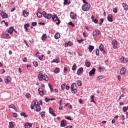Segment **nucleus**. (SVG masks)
I'll use <instances>...</instances> for the list:
<instances>
[{"instance_id": "nucleus-1", "label": "nucleus", "mask_w": 128, "mask_h": 128, "mask_svg": "<svg viewBox=\"0 0 128 128\" xmlns=\"http://www.w3.org/2000/svg\"><path fill=\"white\" fill-rule=\"evenodd\" d=\"M42 14L44 18H46L47 20H50V18H52V20H54V22H56V20H58V22H56V24L58 26L60 24V19H58L56 15L52 16L50 14H46V11L42 12Z\"/></svg>"}, {"instance_id": "nucleus-2", "label": "nucleus", "mask_w": 128, "mask_h": 128, "mask_svg": "<svg viewBox=\"0 0 128 128\" xmlns=\"http://www.w3.org/2000/svg\"><path fill=\"white\" fill-rule=\"evenodd\" d=\"M38 78L39 80H44L46 82H48V77L46 74H42V71L39 72Z\"/></svg>"}, {"instance_id": "nucleus-3", "label": "nucleus", "mask_w": 128, "mask_h": 128, "mask_svg": "<svg viewBox=\"0 0 128 128\" xmlns=\"http://www.w3.org/2000/svg\"><path fill=\"white\" fill-rule=\"evenodd\" d=\"M70 90L72 94H76L78 92V86H76V84L75 82L72 83L70 86Z\"/></svg>"}, {"instance_id": "nucleus-4", "label": "nucleus", "mask_w": 128, "mask_h": 128, "mask_svg": "<svg viewBox=\"0 0 128 128\" xmlns=\"http://www.w3.org/2000/svg\"><path fill=\"white\" fill-rule=\"evenodd\" d=\"M82 10L84 12H88L90 8V5L88 4H84L82 6Z\"/></svg>"}, {"instance_id": "nucleus-5", "label": "nucleus", "mask_w": 128, "mask_h": 128, "mask_svg": "<svg viewBox=\"0 0 128 128\" xmlns=\"http://www.w3.org/2000/svg\"><path fill=\"white\" fill-rule=\"evenodd\" d=\"M0 16L2 18H6V16H8V14L4 12V11H2L0 12Z\"/></svg>"}, {"instance_id": "nucleus-6", "label": "nucleus", "mask_w": 128, "mask_h": 128, "mask_svg": "<svg viewBox=\"0 0 128 128\" xmlns=\"http://www.w3.org/2000/svg\"><path fill=\"white\" fill-rule=\"evenodd\" d=\"M49 112L53 116H56V115L54 114V111L52 108L51 107L49 108Z\"/></svg>"}, {"instance_id": "nucleus-7", "label": "nucleus", "mask_w": 128, "mask_h": 128, "mask_svg": "<svg viewBox=\"0 0 128 128\" xmlns=\"http://www.w3.org/2000/svg\"><path fill=\"white\" fill-rule=\"evenodd\" d=\"M118 44V42L116 41V40H114L112 41V44L113 45V48H117V44Z\"/></svg>"}, {"instance_id": "nucleus-8", "label": "nucleus", "mask_w": 128, "mask_h": 128, "mask_svg": "<svg viewBox=\"0 0 128 128\" xmlns=\"http://www.w3.org/2000/svg\"><path fill=\"white\" fill-rule=\"evenodd\" d=\"M68 124L66 123V120H62L60 123L61 126L64 127L66 126Z\"/></svg>"}, {"instance_id": "nucleus-9", "label": "nucleus", "mask_w": 128, "mask_h": 128, "mask_svg": "<svg viewBox=\"0 0 128 128\" xmlns=\"http://www.w3.org/2000/svg\"><path fill=\"white\" fill-rule=\"evenodd\" d=\"M82 72H84V68H82V67H81L78 70L77 74H78L80 75V74H82Z\"/></svg>"}, {"instance_id": "nucleus-10", "label": "nucleus", "mask_w": 128, "mask_h": 128, "mask_svg": "<svg viewBox=\"0 0 128 128\" xmlns=\"http://www.w3.org/2000/svg\"><path fill=\"white\" fill-rule=\"evenodd\" d=\"M96 74V69L93 68L89 72V76H92Z\"/></svg>"}, {"instance_id": "nucleus-11", "label": "nucleus", "mask_w": 128, "mask_h": 128, "mask_svg": "<svg viewBox=\"0 0 128 128\" xmlns=\"http://www.w3.org/2000/svg\"><path fill=\"white\" fill-rule=\"evenodd\" d=\"M70 16L72 20H74L76 18V14L73 12H71L70 13Z\"/></svg>"}, {"instance_id": "nucleus-12", "label": "nucleus", "mask_w": 128, "mask_h": 128, "mask_svg": "<svg viewBox=\"0 0 128 128\" xmlns=\"http://www.w3.org/2000/svg\"><path fill=\"white\" fill-rule=\"evenodd\" d=\"M126 68H121L120 72V74H126Z\"/></svg>"}, {"instance_id": "nucleus-13", "label": "nucleus", "mask_w": 128, "mask_h": 128, "mask_svg": "<svg viewBox=\"0 0 128 128\" xmlns=\"http://www.w3.org/2000/svg\"><path fill=\"white\" fill-rule=\"evenodd\" d=\"M108 22H114V20H112V15L110 14L108 16Z\"/></svg>"}, {"instance_id": "nucleus-14", "label": "nucleus", "mask_w": 128, "mask_h": 128, "mask_svg": "<svg viewBox=\"0 0 128 128\" xmlns=\"http://www.w3.org/2000/svg\"><path fill=\"white\" fill-rule=\"evenodd\" d=\"M88 50L90 52H92L94 50V46L92 45H90L89 47L88 48Z\"/></svg>"}, {"instance_id": "nucleus-15", "label": "nucleus", "mask_w": 128, "mask_h": 128, "mask_svg": "<svg viewBox=\"0 0 128 128\" xmlns=\"http://www.w3.org/2000/svg\"><path fill=\"white\" fill-rule=\"evenodd\" d=\"M100 32L99 31V30H96L93 32L92 35L94 36H96V34H100Z\"/></svg>"}, {"instance_id": "nucleus-16", "label": "nucleus", "mask_w": 128, "mask_h": 128, "mask_svg": "<svg viewBox=\"0 0 128 128\" xmlns=\"http://www.w3.org/2000/svg\"><path fill=\"white\" fill-rule=\"evenodd\" d=\"M122 7L124 8V10H128V4H124V3H123L122 4Z\"/></svg>"}, {"instance_id": "nucleus-17", "label": "nucleus", "mask_w": 128, "mask_h": 128, "mask_svg": "<svg viewBox=\"0 0 128 128\" xmlns=\"http://www.w3.org/2000/svg\"><path fill=\"white\" fill-rule=\"evenodd\" d=\"M13 30H14V26L10 27L9 28V30H8V34H12V31Z\"/></svg>"}, {"instance_id": "nucleus-18", "label": "nucleus", "mask_w": 128, "mask_h": 128, "mask_svg": "<svg viewBox=\"0 0 128 128\" xmlns=\"http://www.w3.org/2000/svg\"><path fill=\"white\" fill-rule=\"evenodd\" d=\"M38 104V100H34L33 102H32V106H36Z\"/></svg>"}, {"instance_id": "nucleus-19", "label": "nucleus", "mask_w": 128, "mask_h": 128, "mask_svg": "<svg viewBox=\"0 0 128 128\" xmlns=\"http://www.w3.org/2000/svg\"><path fill=\"white\" fill-rule=\"evenodd\" d=\"M36 106V112H40V110H42V108H40V106L39 104H38Z\"/></svg>"}, {"instance_id": "nucleus-20", "label": "nucleus", "mask_w": 128, "mask_h": 128, "mask_svg": "<svg viewBox=\"0 0 128 128\" xmlns=\"http://www.w3.org/2000/svg\"><path fill=\"white\" fill-rule=\"evenodd\" d=\"M36 16L38 18H42V16H44V14H42V13L40 12H38L36 14Z\"/></svg>"}, {"instance_id": "nucleus-21", "label": "nucleus", "mask_w": 128, "mask_h": 128, "mask_svg": "<svg viewBox=\"0 0 128 128\" xmlns=\"http://www.w3.org/2000/svg\"><path fill=\"white\" fill-rule=\"evenodd\" d=\"M60 33H56L55 34L54 38L56 40H58L60 38Z\"/></svg>"}, {"instance_id": "nucleus-22", "label": "nucleus", "mask_w": 128, "mask_h": 128, "mask_svg": "<svg viewBox=\"0 0 128 128\" xmlns=\"http://www.w3.org/2000/svg\"><path fill=\"white\" fill-rule=\"evenodd\" d=\"M94 95H92L90 96V102H94V104H96V102H94Z\"/></svg>"}, {"instance_id": "nucleus-23", "label": "nucleus", "mask_w": 128, "mask_h": 128, "mask_svg": "<svg viewBox=\"0 0 128 128\" xmlns=\"http://www.w3.org/2000/svg\"><path fill=\"white\" fill-rule=\"evenodd\" d=\"M48 36H46V34H43L42 37V40H45L46 38Z\"/></svg>"}, {"instance_id": "nucleus-24", "label": "nucleus", "mask_w": 128, "mask_h": 128, "mask_svg": "<svg viewBox=\"0 0 128 128\" xmlns=\"http://www.w3.org/2000/svg\"><path fill=\"white\" fill-rule=\"evenodd\" d=\"M22 14L24 16H28V12H26L25 10L23 11Z\"/></svg>"}, {"instance_id": "nucleus-25", "label": "nucleus", "mask_w": 128, "mask_h": 128, "mask_svg": "<svg viewBox=\"0 0 128 128\" xmlns=\"http://www.w3.org/2000/svg\"><path fill=\"white\" fill-rule=\"evenodd\" d=\"M10 82V76H7L6 80H5L6 82Z\"/></svg>"}, {"instance_id": "nucleus-26", "label": "nucleus", "mask_w": 128, "mask_h": 128, "mask_svg": "<svg viewBox=\"0 0 128 128\" xmlns=\"http://www.w3.org/2000/svg\"><path fill=\"white\" fill-rule=\"evenodd\" d=\"M9 126L10 128H14V122H10Z\"/></svg>"}, {"instance_id": "nucleus-27", "label": "nucleus", "mask_w": 128, "mask_h": 128, "mask_svg": "<svg viewBox=\"0 0 128 128\" xmlns=\"http://www.w3.org/2000/svg\"><path fill=\"white\" fill-rule=\"evenodd\" d=\"M54 72L55 74H58L60 72V68H57L54 70Z\"/></svg>"}, {"instance_id": "nucleus-28", "label": "nucleus", "mask_w": 128, "mask_h": 128, "mask_svg": "<svg viewBox=\"0 0 128 128\" xmlns=\"http://www.w3.org/2000/svg\"><path fill=\"white\" fill-rule=\"evenodd\" d=\"M99 48H100V50L102 52V50H104V45L102 44H100V46H99Z\"/></svg>"}, {"instance_id": "nucleus-29", "label": "nucleus", "mask_w": 128, "mask_h": 128, "mask_svg": "<svg viewBox=\"0 0 128 128\" xmlns=\"http://www.w3.org/2000/svg\"><path fill=\"white\" fill-rule=\"evenodd\" d=\"M20 116H24V118H28V116H26V114L24 112H21Z\"/></svg>"}, {"instance_id": "nucleus-30", "label": "nucleus", "mask_w": 128, "mask_h": 128, "mask_svg": "<svg viewBox=\"0 0 128 128\" xmlns=\"http://www.w3.org/2000/svg\"><path fill=\"white\" fill-rule=\"evenodd\" d=\"M25 128H30V125L28 123H26L24 126Z\"/></svg>"}, {"instance_id": "nucleus-31", "label": "nucleus", "mask_w": 128, "mask_h": 128, "mask_svg": "<svg viewBox=\"0 0 128 128\" xmlns=\"http://www.w3.org/2000/svg\"><path fill=\"white\" fill-rule=\"evenodd\" d=\"M65 88H66V84H63L61 85V88H62V90H64Z\"/></svg>"}, {"instance_id": "nucleus-32", "label": "nucleus", "mask_w": 128, "mask_h": 128, "mask_svg": "<svg viewBox=\"0 0 128 128\" xmlns=\"http://www.w3.org/2000/svg\"><path fill=\"white\" fill-rule=\"evenodd\" d=\"M76 64H74L72 67V70H76Z\"/></svg>"}, {"instance_id": "nucleus-33", "label": "nucleus", "mask_w": 128, "mask_h": 128, "mask_svg": "<svg viewBox=\"0 0 128 128\" xmlns=\"http://www.w3.org/2000/svg\"><path fill=\"white\" fill-rule=\"evenodd\" d=\"M96 56H99L100 54V50H98V49H96Z\"/></svg>"}, {"instance_id": "nucleus-34", "label": "nucleus", "mask_w": 128, "mask_h": 128, "mask_svg": "<svg viewBox=\"0 0 128 128\" xmlns=\"http://www.w3.org/2000/svg\"><path fill=\"white\" fill-rule=\"evenodd\" d=\"M44 114H46V112H42L41 118H44Z\"/></svg>"}, {"instance_id": "nucleus-35", "label": "nucleus", "mask_w": 128, "mask_h": 128, "mask_svg": "<svg viewBox=\"0 0 128 128\" xmlns=\"http://www.w3.org/2000/svg\"><path fill=\"white\" fill-rule=\"evenodd\" d=\"M30 26V24H26L24 26V28H28Z\"/></svg>"}, {"instance_id": "nucleus-36", "label": "nucleus", "mask_w": 128, "mask_h": 128, "mask_svg": "<svg viewBox=\"0 0 128 128\" xmlns=\"http://www.w3.org/2000/svg\"><path fill=\"white\" fill-rule=\"evenodd\" d=\"M68 24H70V26H76V25H74V24L72 23V22H69Z\"/></svg>"}, {"instance_id": "nucleus-37", "label": "nucleus", "mask_w": 128, "mask_h": 128, "mask_svg": "<svg viewBox=\"0 0 128 128\" xmlns=\"http://www.w3.org/2000/svg\"><path fill=\"white\" fill-rule=\"evenodd\" d=\"M16 107V106H14V104H11L10 106H9L8 108H14Z\"/></svg>"}, {"instance_id": "nucleus-38", "label": "nucleus", "mask_w": 128, "mask_h": 128, "mask_svg": "<svg viewBox=\"0 0 128 128\" xmlns=\"http://www.w3.org/2000/svg\"><path fill=\"white\" fill-rule=\"evenodd\" d=\"M86 66L88 68H90V62H87L86 63Z\"/></svg>"}, {"instance_id": "nucleus-39", "label": "nucleus", "mask_w": 128, "mask_h": 128, "mask_svg": "<svg viewBox=\"0 0 128 128\" xmlns=\"http://www.w3.org/2000/svg\"><path fill=\"white\" fill-rule=\"evenodd\" d=\"M48 86H49V88H50V91H51V92H52V91L54 90V89H53L52 88V84H48Z\"/></svg>"}, {"instance_id": "nucleus-40", "label": "nucleus", "mask_w": 128, "mask_h": 128, "mask_svg": "<svg viewBox=\"0 0 128 128\" xmlns=\"http://www.w3.org/2000/svg\"><path fill=\"white\" fill-rule=\"evenodd\" d=\"M77 84L78 86H82V82L80 81H78L77 82Z\"/></svg>"}, {"instance_id": "nucleus-41", "label": "nucleus", "mask_w": 128, "mask_h": 128, "mask_svg": "<svg viewBox=\"0 0 128 128\" xmlns=\"http://www.w3.org/2000/svg\"><path fill=\"white\" fill-rule=\"evenodd\" d=\"M113 12H114V14H116L118 12V8H115L113 9Z\"/></svg>"}, {"instance_id": "nucleus-42", "label": "nucleus", "mask_w": 128, "mask_h": 128, "mask_svg": "<svg viewBox=\"0 0 128 128\" xmlns=\"http://www.w3.org/2000/svg\"><path fill=\"white\" fill-rule=\"evenodd\" d=\"M55 62L56 64L60 63V58H57L56 60H55Z\"/></svg>"}, {"instance_id": "nucleus-43", "label": "nucleus", "mask_w": 128, "mask_h": 128, "mask_svg": "<svg viewBox=\"0 0 128 128\" xmlns=\"http://www.w3.org/2000/svg\"><path fill=\"white\" fill-rule=\"evenodd\" d=\"M38 92H44V88H40L38 89Z\"/></svg>"}, {"instance_id": "nucleus-44", "label": "nucleus", "mask_w": 128, "mask_h": 128, "mask_svg": "<svg viewBox=\"0 0 128 128\" xmlns=\"http://www.w3.org/2000/svg\"><path fill=\"white\" fill-rule=\"evenodd\" d=\"M68 46H74V43L70 41L68 42Z\"/></svg>"}, {"instance_id": "nucleus-45", "label": "nucleus", "mask_w": 128, "mask_h": 128, "mask_svg": "<svg viewBox=\"0 0 128 128\" xmlns=\"http://www.w3.org/2000/svg\"><path fill=\"white\" fill-rule=\"evenodd\" d=\"M33 64L34 66H38V64L37 62H33Z\"/></svg>"}, {"instance_id": "nucleus-46", "label": "nucleus", "mask_w": 128, "mask_h": 128, "mask_svg": "<svg viewBox=\"0 0 128 128\" xmlns=\"http://www.w3.org/2000/svg\"><path fill=\"white\" fill-rule=\"evenodd\" d=\"M38 60H42V58H44V55H42L41 56H40L38 58Z\"/></svg>"}, {"instance_id": "nucleus-47", "label": "nucleus", "mask_w": 128, "mask_h": 128, "mask_svg": "<svg viewBox=\"0 0 128 128\" xmlns=\"http://www.w3.org/2000/svg\"><path fill=\"white\" fill-rule=\"evenodd\" d=\"M126 110H128V108L126 106L123 107V112H126Z\"/></svg>"}, {"instance_id": "nucleus-48", "label": "nucleus", "mask_w": 128, "mask_h": 128, "mask_svg": "<svg viewBox=\"0 0 128 128\" xmlns=\"http://www.w3.org/2000/svg\"><path fill=\"white\" fill-rule=\"evenodd\" d=\"M65 118H66V120H72V118H70V117L68 116H65Z\"/></svg>"}, {"instance_id": "nucleus-49", "label": "nucleus", "mask_w": 128, "mask_h": 128, "mask_svg": "<svg viewBox=\"0 0 128 128\" xmlns=\"http://www.w3.org/2000/svg\"><path fill=\"white\" fill-rule=\"evenodd\" d=\"M103 22H104V18H100V22L99 23V24H102Z\"/></svg>"}, {"instance_id": "nucleus-50", "label": "nucleus", "mask_w": 128, "mask_h": 128, "mask_svg": "<svg viewBox=\"0 0 128 128\" xmlns=\"http://www.w3.org/2000/svg\"><path fill=\"white\" fill-rule=\"evenodd\" d=\"M64 5H66V4H70V3L68 4V0H64Z\"/></svg>"}, {"instance_id": "nucleus-51", "label": "nucleus", "mask_w": 128, "mask_h": 128, "mask_svg": "<svg viewBox=\"0 0 128 128\" xmlns=\"http://www.w3.org/2000/svg\"><path fill=\"white\" fill-rule=\"evenodd\" d=\"M102 78H104V76H100L98 77V80H102Z\"/></svg>"}, {"instance_id": "nucleus-52", "label": "nucleus", "mask_w": 128, "mask_h": 128, "mask_svg": "<svg viewBox=\"0 0 128 128\" xmlns=\"http://www.w3.org/2000/svg\"><path fill=\"white\" fill-rule=\"evenodd\" d=\"M92 22H94V24H98V20L96 18L93 20Z\"/></svg>"}, {"instance_id": "nucleus-53", "label": "nucleus", "mask_w": 128, "mask_h": 128, "mask_svg": "<svg viewBox=\"0 0 128 128\" xmlns=\"http://www.w3.org/2000/svg\"><path fill=\"white\" fill-rule=\"evenodd\" d=\"M2 38H6V34H3L2 35Z\"/></svg>"}, {"instance_id": "nucleus-54", "label": "nucleus", "mask_w": 128, "mask_h": 128, "mask_svg": "<svg viewBox=\"0 0 128 128\" xmlns=\"http://www.w3.org/2000/svg\"><path fill=\"white\" fill-rule=\"evenodd\" d=\"M6 38H10V34H6Z\"/></svg>"}, {"instance_id": "nucleus-55", "label": "nucleus", "mask_w": 128, "mask_h": 128, "mask_svg": "<svg viewBox=\"0 0 128 128\" xmlns=\"http://www.w3.org/2000/svg\"><path fill=\"white\" fill-rule=\"evenodd\" d=\"M36 24H38V23L36 22H32V26H36Z\"/></svg>"}, {"instance_id": "nucleus-56", "label": "nucleus", "mask_w": 128, "mask_h": 128, "mask_svg": "<svg viewBox=\"0 0 128 128\" xmlns=\"http://www.w3.org/2000/svg\"><path fill=\"white\" fill-rule=\"evenodd\" d=\"M83 41H84V40H82V39H80V40H78V42L79 44H81L82 42Z\"/></svg>"}, {"instance_id": "nucleus-57", "label": "nucleus", "mask_w": 128, "mask_h": 128, "mask_svg": "<svg viewBox=\"0 0 128 128\" xmlns=\"http://www.w3.org/2000/svg\"><path fill=\"white\" fill-rule=\"evenodd\" d=\"M24 43L26 44V46L28 48H30V46H28V42H26V40H24Z\"/></svg>"}, {"instance_id": "nucleus-58", "label": "nucleus", "mask_w": 128, "mask_h": 128, "mask_svg": "<svg viewBox=\"0 0 128 128\" xmlns=\"http://www.w3.org/2000/svg\"><path fill=\"white\" fill-rule=\"evenodd\" d=\"M38 93L40 96H44V91L41 92H38Z\"/></svg>"}, {"instance_id": "nucleus-59", "label": "nucleus", "mask_w": 128, "mask_h": 128, "mask_svg": "<svg viewBox=\"0 0 128 128\" xmlns=\"http://www.w3.org/2000/svg\"><path fill=\"white\" fill-rule=\"evenodd\" d=\"M117 78H118V80H120L122 79V76H120V75H118Z\"/></svg>"}, {"instance_id": "nucleus-60", "label": "nucleus", "mask_w": 128, "mask_h": 128, "mask_svg": "<svg viewBox=\"0 0 128 128\" xmlns=\"http://www.w3.org/2000/svg\"><path fill=\"white\" fill-rule=\"evenodd\" d=\"M13 116L14 118H17L18 117V114L16 113H14Z\"/></svg>"}, {"instance_id": "nucleus-61", "label": "nucleus", "mask_w": 128, "mask_h": 128, "mask_svg": "<svg viewBox=\"0 0 128 128\" xmlns=\"http://www.w3.org/2000/svg\"><path fill=\"white\" fill-rule=\"evenodd\" d=\"M45 102H50V98H45Z\"/></svg>"}, {"instance_id": "nucleus-62", "label": "nucleus", "mask_w": 128, "mask_h": 128, "mask_svg": "<svg viewBox=\"0 0 128 128\" xmlns=\"http://www.w3.org/2000/svg\"><path fill=\"white\" fill-rule=\"evenodd\" d=\"M98 70L100 72H102L104 70V68H102V67H99Z\"/></svg>"}, {"instance_id": "nucleus-63", "label": "nucleus", "mask_w": 128, "mask_h": 128, "mask_svg": "<svg viewBox=\"0 0 128 128\" xmlns=\"http://www.w3.org/2000/svg\"><path fill=\"white\" fill-rule=\"evenodd\" d=\"M128 59L124 58V62H128Z\"/></svg>"}, {"instance_id": "nucleus-64", "label": "nucleus", "mask_w": 128, "mask_h": 128, "mask_svg": "<svg viewBox=\"0 0 128 128\" xmlns=\"http://www.w3.org/2000/svg\"><path fill=\"white\" fill-rule=\"evenodd\" d=\"M70 86H68V85H66V90H70Z\"/></svg>"}]
</instances>
